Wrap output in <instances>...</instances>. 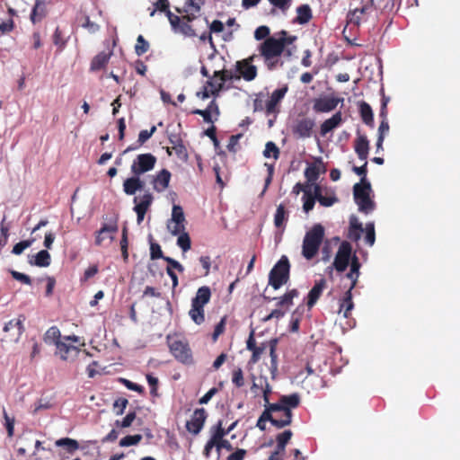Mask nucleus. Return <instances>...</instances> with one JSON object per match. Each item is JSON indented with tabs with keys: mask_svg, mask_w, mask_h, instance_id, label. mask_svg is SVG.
Here are the masks:
<instances>
[{
	"mask_svg": "<svg viewBox=\"0 0 460 460\" xmlns=\"http://www.w3.org/2000/svg\"><path fill=\"white\" fill-rule=\"evenodd\" d=\"M210 288L208 286H202L197 290L195 296L191 300V304L204 308V306L210 301Z\"/></svg>",
	"mask_w": 460,
	"mask_h": 460,
	"instance_id": "obj_29",
	"label": "nucleus"
},
{
	"mask_svg": "<svg viewBox=\"0 0 460 460\" xmlns=\"http://www.w3.org/2000/svg\"><path fill=\"white\" fill-rule=\"evenodd\" d=\"M150 257L152 260L163 259L164 254L161 246L156 243H151L150 244Z\"/></svg>",
	"mask_w": 460,
	"mask_h": 460,
	"instance_id": "obj_57",
	"label": "nucleus"
},
{
	"mask_svg": "<svg viewBox=\"0 0 460 460\" xmlns=\"http://www.w3.org/2000/svg\"><path fill=\"white\" fill-rule=\"evenodd\" d=\"M270 30L266 25L259 26L254 31V38L257 40H266L270 38Z\"/></svg>",
	"mask_w": 460,
	"mask_h": 460,
	"instance_id": "obj_52",
	"label": "nucleus"
},
{
	"mask_svg": "<svg viewBox=\"0 0 460 460\" xmlns=\"http://www.w3.org/2000/svg\"><path fill=\"white\" fill-rule=\"evenodd\" d=\"M260 56L263 58L264 64L270 71L275 70L283 66V61L280 60L283 50V43L277 38H267L259 46Z\"/></svg>",
	"mask_w": 460,
	"mask_h": 460,
	"instance_id": "obj_2",
	"label": "nucleus"
},
{
	"mask_svg": "<svg viewBox=\"0 0 460 460\" xmlns=\"http://www.w3.org/2000/svg\"><path fill=\"white\" fill-rule=\"evenodd\" d=\"M324 238V228L322 225H314L306 232L302 245V255L306 260H312L318 253Z\"/></svg>",
	"mask_w": 460,
	"mask_h": 460,
	"instance_id": "obj_4",
	"label": "nucleus"
},
{
	"mask_svg": "<svg viewBox=\"0 0 460 460\" xmlns=\"http://www.w3.org/2000/svg\"><path fill=\"white\" fill-rule=\"evenodd\" d=\"M118 232V223L117 219L111 221L110 223H105L102 225L101 229L97 231L95 236V243L96 245H102L103 241L107 238L112 240L114 238V234Z\"/></svg>",
	"mask_w": 460,
	"mask_h": 460,
	"instance_id": "obj_18",
	"label": "nucleus"
},
{
	"mask_svg": "<svg viewBox=\"0 0 460 460\" xmlns=\"http://www.w3.org/2000/svg\"><path fill=\"white\" fill-rule=\"evenodd\" d=\"M353 307L354 303L352 301V290H347L343 298L341 300L339 313H343V316L348 318Z\"/></svg>",
	"mask_w": 460,
	"mask_h": 460,
	"instance_id": "obj_32",
	"label": "nucleus"
},
{
	"mask_svg": "<svg viewBox=\"0 0 460 460\" xmlns=\"http://www.w3.org/2000/svg\"><path fill=\"white\" fill-rule=\"evenodd\" d=\"M256 55H252L247 58L236 62V71L245 81H252L257 76V67L252 65Z\"/></svg>",
	"mask_w": 460,
	"mask_h": 460,
	"instance_id": "obj_15",
	"label": "nucleus"
},
{
	"mask_svg": "<svg viewBox=\"0 0 460 460\" xmlns=\"http://www.w3.org/2000/svg\"><path fill=\"white\" fill-rule=\"evenodd\" d=\"M154 8L150 12V16H155L156 11H160L165 13V15L168 17L169 13H172L169 9L170 7V2L169 0H157L154 4Z\"/></svg>",
	"mask_w": 460,
	"mask_h": 460,
	"instance_id": "obj_44",
	"label": "nucleus"
},
{
	"mask_svg": "<svg viewBox=\"0 0 460 460\" xmlns=\"http://www.w3.org/2000/svg\"><path fill=\"white\" fill-rule=\"evenodd\" d=\"M288 91V85L284 84L272 92L269 100L265 103V111L267 115L279 112V105Z\"/></svg>",
	"mask_w": 460,
	"mask_h": 460,
	"instance_id": "obj_14",
	"label": "nucleus"
},
{
	"mask_svg": "<svg viewBox=\"0 0 460 460\" xmlns=\"http://www.w3.org/2000/svg\"><path fill=\"white\" fill-rule=\"evenodd\" d=\"M142 438V436L139 434H136L134 436H126L125 438H121L119 441L120 447H129L132 445L137 444Z\"/></svg>",
	"mask_w": 460,
	"mask_h": 460,
	"instance_id": "obj_51",
	"label": "nucleus"
},
{
	"mask_svg": "<svg viewBox=\"0 0 460 460\" xmlns=\"http://www.w3.org/2000/svg\"><path fill=\"white\" fill-rule=\"evenodd\" d=\"M227 433H214V438H216L217 439V445H216V447L217 450H220L221 448H231V445L229 443V441L224 439V436L226 435Z\"/></svg>",
	"mask_w": 460,
	"mask_h": 460,
	"instance_id": "obj_53",
	"label": "nucleus"
},
{
	"mask_svg": "<svg viewBox=\"0 0 460 460\" xmlns=\"http://www.w3.org/2000/svg\"><path fill=\"white\" fill-rule=\"evenodd\" d=\"M232 383L237 388L244 385V376L241 367H236L232 371Z\"/></svg>",
	"mask_w": 460,
	"mask_h": 460,
	"instance_id": "obj_47",
	"label": "nucleus"
},
{
	"mask_svg": "<svg viewBox=\"0 0 460 460\" xmlns=\"http://www.w3.org/2000/svg\"><path fill=\"white\" fill-rule=\"evenodd\" d=\"M65 341H78L77 336H65L64 341L57 342V354H58L63 360H66L71 353H78L80 349L74 345L67 344Z\"/></svg>",
	"mask_w": 460,
	"mask_h": 460,
	"instance_id": "obj_17",
	"label": "nucleus"
},
{
	"mask_svg": "<svg viewBox=\"0 0 460 460\" xmlns=\"http://www.w3.org/2000/svg\"><path fill=\"white\" fill-rule=\"evenodd\" d=\"M149 47H150V45H149L148 41H146L145 40L143 35H138V37L137 39V43L135 46L136 54L139 57L144 55L146 52L148 51Z\"/></svg>",
	"mask_w": 460,
	"mask_h": 460,
	"instance_id": "obj_46",
	"label": "nucleus"
},
{
	"mask_svg": "<svg viewBox=\"0 0 460 460\" xmlns=\"http://www.w3.org/2000/svg\"><path fill=\"white\" fill-rule=\"evenodd\" d=\"M9 272L15 280L20 281L25 285H31V279L29 275L16 271L14 270H10Z\"/></svg>",
	"mask_w": 460,
	"mask_h": 460,
	"instance_id": "obj_50",
	"label": "nucleus"
},
{
	"mask_svg": "<svg viewBox=\"0 0 460 460\" xmlns=\"http://www.w3.org/2000/svg\"><path fill=\"white\" fill-rule=\"evenodd\" d=\"M326 286V280L324 279H321L317 280L312 289L309 291L307 296V306L309 308L313 307L319 297L321 296L324 288Z\"/></svg>",
	"mask_w": 460,
	"mask_h": 460,
	"instance_id": "obj_27",
	"label": "nucleus"
},
{
	"mask_svg": "<svg viewBox=\"0 0 460 460\" xmlns=\"http://www.w3.org/2000/svg\"><path fill=\"white\" fill-rule=\"evenodd\" d=\"M291 418V411L280 407L278 403L270 404L269 402V407L263 411L258 420L257 427L263 430L266 429V421H270L275 428L281 429L290 424Z\"/></svg>",
	"mask_w": 460,
	"mask_h": 460,
	"instance_id": "obj_3",
	"label": "nucleus"
},
{
	"mask_svg": "<svg viewBox=\"0 0 460 460\" xmlns=\"http://www.w3.org/2000/svg\"><path fill=\"white\" fill-rule=\"evenodd\" d=\"M278 341L276 339H272L270 341L269 346H270V356L271 358V367L273 369H277V354H276V346H277Z\"/></svg>",
	"mask_w": 460,
	"mask_h": 460,
	"instance_id": "obj_55",
	"label": "nucleus"
},
{
	"mask_svg": "<svg viewBox=\"0 0 460 460\" xmlns=\"http://www.w3.org/2000/svg\"><path fill=\"white\" fill-rule=\"evenodd\" d=\"M82 27L85 28L89 32L94 33L99 31L100 26L92 22L88 16H84Z\"/></svg>",
	"mask_w": 460,
	"mask_h": 460,
	"instance_id": "obj_60",
	"label": "nucleus"
},
{
	"mask_svg": "<svg viewBox=\"0 0 460 460\" xmlns=\"http://www.w3.org/2000/svg\"><path fill=\"white\" fill-rule=\"evenodd\" d=\"M209 31L204 30L199 35V40L202 42L208 41L211 48L215 49V44L212 38V33L222 32L225 29L224 23L219 20H214L208 26Z\"/></svg>",
	"mask_w": 460,
	"mask_h": 460,
	"instance_id": "obj_22",
	"label": "nucleus"
},
{
	"mask_svg": "<svg viewBox=\"0 0 460 460\" xmlns=\"http://www.w3.org/2000/svg\"><path fill=\"white\" fill-rule=\"evenodd\" d=\"M305 176L308 181H315L319 177L318 169L315 166L307 167L305 171Z\"/></svg>",
	"mask_w": 460,
	"mask_h": 460,
	"instance_id": "obj_59",
	"label": "nucleus"
},
{
	"mask_svg": "<svg viewBox=\"0 0 460 460\" xmlns=\"http://www.w3.org/2000/svg\"><path fill=\"white\" fill-rule=\"evenodd\" d=\"M178 235L177 245L183 251L187 252L191 247V241L189 234L183 230Z\"/></svg>",
	"mask_w": 460,
	"mask_h": 460,
	"instance_id": "obj_42",
	"label": "nucleus"
},
{
	"mask_svg": "<svg viewBox=\"0 0 460 460\" xmlns=\"http://www.w3.org/2000/svg\"><path fill=\"white\" fill-rule=\"evenodd\" d=\"M371 184L369 181L358 182L353 186V196L359 211L368 214L375 208V202L370 199Z\"/></svg>",
	"mask_w": 460,
	"mask_h": 460,
	"instance_id": "obj_7",
	"label": "nucleus"
},
{
	"mask_svg": "<svg viewBox=\"0 0 460 460\" xmlns=\"http://www.w3.org/2000/svg\"><path fill=\"white\" fill-rule=\"evenodd\" d=\"M296 22L299 24H305L312 19V10L308 4H303L296 9Z\"/></svg>",
	"mask_w": 460,
	"mask_h": 460,
	"instance_id": "obj_36",
	"label": "nucleus"
},
{
	"mask_svg": "<svg viewBox=\"0 0 460 460\" xmlns=\"http://www.w3.org/2000/svg\"><path fill=\"white\" fill-rule=\"evenodd\" d=\"M385 4L384 10L389 9L390 12L394 10L395 2L397 0H385ZM355 0L350 4V9L347 14V24L358 27L361 23L367 22L368 18L376 10L375 0L361 1L360 5H354Z\"/></svg>",
	"mask_w": 460,
	"mask_h": 460,
	"instance_id": "obj_1",
	"label": "nucleus"
},
{
	"mask_svg": "<svg viewBox=\"0 0 460 460\" xmlns=\"http://www.w3.org/2000/svg\"><path fill=\"white\" fill-rule=\"evenodd\" d=\"M342 122V114L341 111L333 114L330 119L324 120L320 127L322 136H325Z\"/></svg>",
	"mask_w": 460,
	"mask_h": 460,
	"instance_id": "obj_28",
	"label": "nucleus"
},
{
	"mask_svg": "<svg viewBox=\"0 0 460 460\" xmlns=\"http://www.w3.org/2000/svg\"><path fill=\"white\" fill-rule=\"evenodd\" d=\"M23 321H24V317L21 315V316H19V318L12 319L4 324V332H13L10 334L11 340L18 341L20 339V337L22 336V334L24 331V327H23V323H22Z\"/></svg>",
	"mask_w": 460,
	"mask_h": 460,
	"instance_id": "obj_21",
	"label": "nucleus"
},
{
	"mask_svg": "<svg viewBox=\"0 0 460 460\" xmlns=\"http://www.w3.org/2000/svg\"><path fill=\"white\" fill-rule=\"evenodd\" d=\"M56 446L64 447L68 453H73L78 449V442L68 438L58 439Z\"/></svg>",
	"mask_w": 460,
	"mask_h": 460,
	"instance_id": "obj_40",
	"label": "nucleus"
},
{
	"mask_svg": "<svg viewBox=\"0 0 460 460\" xmlns=\"http://www.w3.org/2000/svg\"><path fill=\"white\" fill-rule=\"evenodd\" d=\"M303 200V209L305 213H308L314 208L315 204L314 197L311 193V190H304Z\"/></svg>",
	"mask_w": 460,
	"mask_h": 460,
	"instance_id": "obj_45",
	"label": "nucleus"
},
{
	"mask_svg": "<svg viewBox=\"0 0 460 460\" xmlns=\"http://www.w3.org/2000/svg\"><path fill=\"white\" fill-rule=\"evenodd\" d=\"M185 216L182 208L180 205H173L172 210V218L167 227L172 235H177L185 230Z\"/></svg>",
	"mask_w": 460,
	"mask_h": 460,
	"instance_id": "obj_12",
	"label": "nucleus"
},
{
	"mask_svg": "<svg viewBox=\"0 0 460 460\" xmlns=\"http://www.w3.org/2000/svg\"><path fill=\"white\" fill-rule=\"evenodd\" d=\"M168 20L174 32L181 33L189 38H199L200 34L199 31L191 24L182 22L180 16L169 13Z\"/></svg>",
	"mask_w": 460,
	"mask_h": 460,
	"instance_id": "obj_9",
	"label": "nucleus"
},
{
	"mask_svg": "<svg viewBox=\"0 0 460 460\" xmlns=\"http://www.w3.org/2000/svg\"><path fill=\"white\" fill-rule=\"evenodd\" d=\"M359 108V114L361 117L362 121L368 127L373 128L374 127V114L371 106L362 101L358 104Z\"/></svg>",
	"mask_w": 460,
	"mask_h": 460,
	"instance_id": "obj_31",
	"label": "nucleus"
},
{
	"mask_svg": "<svg viewBox=\"0 0 460 460\" xmlns=\"http://www.w3.org/2000/svg\"><path fill=\"white\" fill-rule=\"evenodd\" d=\"M252 385L251 391L255 396H259L261 394L263 395V399L266 403H269V395L271 393V388L269 384L268 378L263 376L258 377L252 376Z\"/></svg>",
	"mask_w": 460,
	"mask_h": 460,
	"instance_id": "obj_16",
	"label": "nucleus"
},
{
	"mask_svg": "<svg viewBox=\"0 0 460 460\" xmlns=\"http://www.w3.org/2000/svg\"><path fill=\"white\" fill-rule=\"evenodd\" d=\"M30 262L37 267H48L50 265L51 256L47 250H41L34 256V261Z\"/></svg>",
	"mask_w": 460,
	"mask_h": 460,
	"instance_id": "obj_37",
	"label": "nucleus"
},
{
	"mask_svg": "<svg viewBox=\"0 0 460 460\" xmlns=\"http://www.w3.org/2000/svg\"><path fill=\"white\" fill-rule=\"evenodd\" d=\"M33 242V239L21 241L13 247L12 252L15 255H20L25 249L31 247Z\"/></svg>",
	"mask_w": 460,
	"mask_h": 460,
	"instance_id": "obj_49",
	"label": "nucleus"
},
{
	"mask_svg": "<svg viewBox=\"0 0 460 460\" xmlns=\"http://www.w3.org/2000/svg\"><path fill=\"white\" fill-rule=\"evenodd\" d=\"M49 0H35V4L30 14L32 23L40 22L48 14Z\"/></svg>",
	"mask_w": 460,
	"mask_h": 460,
	"instance_id": "obj_20",
	"label": "nucleus"
},
{
	"mask_svg": "<svg viewBox=\"0 0 460 460\" xmlns=\"http://www.w3.org/2000/svg\"><path fill=\"white\" fill-rule=\"evenodd\" d=\"M279 34L280 35V37L278 38V40L283 43V50L284 51H285L286 46L290 45L295 40H296V36H294V35L288 36V32L286 31H281Z\"/></svg>",
	"mask_w": 460,
	"mask_h": 460,
	"instance_id": "obj_56",
	"label": "nucleus"
},
{
	"mask_svg": "<svg viewBox=\"0 0 460 460\" xmlns=\"http://www.w3.org/2000/svg\"><path fill=\"white\" fill-rule=\"evenodd\" d=\"M264 166L267 168L268 175L265 179V184H264V188L262 190V194L267 190V189L270 185L272 179H273L274 171H275L274 164H272L265 163Z\"/></svg>",
	"mask_w": 460,
	"mask_h": 460,
	"instance_id": "obj_54",
	"label": "nucleus"
},
{
	"mask_svg": "<svg viewBox=\"0 0 460 460\" xmlns=\"http://www.w3.org/2000/svg\"><path fill=\"white\" fill-rule=\"evenodd\" d=\"M51 407H52V404L49 401L44 400V399H40L38 402H36L34 403V408H33L32 412L35 414V413H38L41 410H48V409H50Z\"/></svg>",
	"mask_w": 460,
	"mask_h": 460,
	"instance_id": "obj_62",
	"label": "nucleus"
},
{
	"mask_svg": "<svg viewBox=\"0 0 460 460\" xmlns=\"http://www.w3.org/2000/svg\"><path fill=\"white\" fill-rule=\"evenodd\" d=\"M112 50L108 52L102 51L95 55L90 64V71L97 72L100 70H103L106 68L107 65L110 62L111 57L112 56Z\"/></svg>",
	"mask_w": 460,
	"mask_h": 460,
	"instance_id": "obj_23",
	"label": "nucleus"
},
{
	"mask_svg": "<svg viewBox=\"0 0 460 460\" xmlns=\"http://www.w3.org/2000/svg\"><path fill=\"white\" fill-rule=\"evenodd\" d=\"M342 98L330 95L320 96L313 100V111L316 113H327L334 111Z\"/></svg>",
	"mask_w": 460,
	"mask_h": 460,
	"instance_id": "obj_11",
	"label": "nucleus"
},
{
	"mask_svg": "<svg viewBox=\"0 0 460 460\" xmlns=\"http://www.w3.org/2000/svg\"><path fill=\"white\" fill-rule=\"evenodd\" d=\"M153 199H154L153 195L149 192L145 193L141 197V199L138 203H137V197L134 198V202L136 203V205L134 207V211L146 213L147 210L149 209L150 206L152 205Z\"/></svg>",
	"mask_w": 460,
	"mask_h": 460,
	"instance_id": "obj_34",
	"label": "nucleus"
},
{
	"mask_svg": "<svg viewBox=\"0 0 460 460\" xmlns=\"http://www.w3.org/2000/svg\"><path fill=\"white\" fill-rule=\"evenodd\" d=\"M206 85L209 87L211 94L215 97L218 96L224 88V84L218 78H215L214 75L206 82Z\"/></svg>",
	"mask_w": 460,
	"mask_h": 460,
	"instance_id": "obj_41",
	"label": "nucleus"
},
{
	"mask_svg": "<svg viewBox=\"0 0 460 460\" xmlns=\"http://www.w3.org/2000/svg\"><path fill=\"white\" fill-rule=\"evenodd\" d=\"M190 319L198 325L205 322V310L201 306L191 304V308L189 311Z\"/></svg>",
	"mask_w": 460,
	"mask_h": 460,
	"instance_id": "obj_38",
	"label": "nucleus"
},
{
	"mask_svg": "<svg viewBox=\"0 0 460 460\" xmlns=\"http://www.w3.org/2000/svg\"><path fill=\"white\" fill-rule=\"evenodd\" d=\"M300 403V396L298 394H292L289 395H283L278 403L280 407L291 411L292 408H296Z\"/></svg>",
	"mask_w": 460,
	"mask_h": 460,
	"instance_id": "obj_33",
	"label": "nucleus"
},
{
	"mask_svg": "<svg viewBox=\"0 0 460 460\" xmlns=\"http://www.w3.org/2000/svg\"><path fill=\"white\" fill-rule=\"evenodd\" d=\"M156 157L150 153L138 155L131 164V172L136 176L147 172L154 169Z\"/></svg>",
	"mask_w": 460,
	"mask_h": 460,
	"instance_id": "obj_8",
	"label": "nucleus"
},
{
	"mask_svg": "<svg viewBox=\"0 0 460 460\" xmlns=\"http://www.w3.org/2000/svg\"><path fill=\"white\" fill-rule=\"evenodd\" d=\"M214 77L218 78L224 84L233 79V73L230 70L215 71Z\"/></svg>",
	"mask_w": 460,
	"mask_h": 460,
	"instance_id": "obj_58",
	"label": "nucleus"
},
{
	"mask_svg": "<svg viewBox=\"0 0 460 460\" xmlns=\"http://www.w3.org/2000/svg\"><path fill=\"white\" fill-rule=\"evenodd\" d=\"M290 263L286 255H282L269 273V285L274 289L280 288L289 280Z\"/></svg>",
	"mask_w": 460,
	"mask_h": 460,
	"instance_id": "obj_6",
	"label": "nucleus"
},
{
	"mask_svg": "<svg viewBox=\"0 0 460 460\" xmlns=\"http://www.w3.org/2000/svg\"><path fill=\"white\" fill-rule=\"evenodd\" d=\"M61 333L59 329L57 326L50 327L44 335V341L46 343H54L59 342L61 340Z\"/></svg>",
	"mask_w": 460,
	"mask_h": 460,
	"instance_id": "obj_39",
	"label": "nucleus"
},
{
	"mask_svg": "<svg viewBox=\"0 0 460 460\" xmlns=\"http://www.w3.org/2000/svg\"><path fill=\"white\" fill-rule=\"evenodd\" d=\"M279 148L277 146V145L272 142L269 141L265 145V149L263 151V156L266 158L273 157L275 160H277L279 157Z\"/></svg>",
	"mask_w": 460,
	"mask_h": 460,
	"instance_id": "obj_43",
	"label": "nucleus"
},
{
	"mask_svg": "<svg viewBox=\"0 0 460 460\" xmlns=\"http://www.w3.org/2000/svg\"><path fill=\"white\" fill-rule=\"evenodd\" d=\"M243 137V134H236V135H232L229 138V142L226 146L227 147V150L229 152H232V153H235L236 152V146L238 145V142L240 140V138Z\"/></svg>",
	"mask_w": 460,
	"mask_h": 460,
	"instance_id": "obj_63",
	"label": "nucleus"
},
{
	"mask_svg": "<svg viewBox=\"0 0 460 460\" xmlns=\"http://www.w3.org/2000/svg\"><path fill=\"white\" fill-rule=\"evenodd\" d=\"M352 247L344 241L341 243L333 261V266L338 272H343L349 264Z\"/></svg>",
	"mask_w": 460,
	"mask_h": 460,
	"instance_id": "obj_10",
	"label": "nucleus"
},
{
	"mask_svg": "<svg viewBox=\"0 0 460 460\" xmlns=\"http://www.w3.org/2000/svg\"><path fill=\"white\" fill-rule=\"evenodd\" d=\"M366 236L365 241L366 243L369 246H372L376 241V233H375V226L374 223H367L366 225Z\"/></svg>",
	"mask_w": 460,
	"mask_h": 460,
	"instance_id": "obj_48",
	"label": "nucleus"
},
{
	"mask_svg": "<svg viewBox=\"0 0 460 460\" xmlns=\"http://www.w3.org/2000/svg\"><path fill=\"white\" fill-rule=\"evenodd\" d=\"M288 219V213L283 204H279L277 207L276 213L274 215V225L277 228H284Z\"/></svg>",
	"mask_w": 460,
	"mask_h": 460,
	"instance_id": "obj_35",
	"label": "nucleus"
},
{
	"mask_svg": "<svg viewBox=\"0 0 460 460\" xmlns=\"http://www.w3.org/2000/svg\"><path fill=\"white\" fill-rule=\"evenodd\" d=\"M53 43L58 46L59 49H62L66 45V40L63 39L62 31L59 28L55 30L53 34Z\"/></svg>",
	"mask_w": 460,
	"mask_h": 460,
	"instance_id": "obj_61",
	"label": "nucleus"
},
{
	"mask_svg": "<svg viewBox=\"0 0 460 460\" xmlns=\"http://www.w3.org/2000/svg\"><path fill=\"white\" fill-rule=\"evenodd\" d=\"M354 150L360 160H367L369 152V141L366 135H361L358 132L354 141Z\"/></svg>",
	"mask_w": 460,
	"mask_h": 460,
	"instance_id": "obj_24",
	"label": "nucleus"
},
{
	"mask_svg": "<svg viewBox=\"0 0 460 460\" xmlns=\"http://www.w3.org/2000/svg\"><path fill=\"white\" fill-rule=\"evenodd\" d=\"M363 231L364 228L362 224L355 216H351L349 218V227L347 235L348 238L351 241L357 242L360 239Z\"/></svg>",
	"mask_w": 460,
	"mask_h": 460,
	"instance_id": "obj_30",
	"label": "nucleus"
},
{
	"mask_svg": "<svg viewBox=\"0 0 460 460\" xmlns=\"http://www.w3.org/2000/svg\"><path fill=\"white\" fill-rule=\"evenodd\" d=\"M172 149L175 152L176 155L181 159H185L188 156L187 149L183 143H178L176 146H172Z\"/></svg>",
	"mask_w": 460,
	"mask_h": 460,
	"instance_id": "obj_64",
	"label": "nucleus"
},
{
	"mask_svg": "<svg viewBox=\"0 0 460 460\" xmlns=\"http://www.w3.org/2000/svg\"><path fill=\"white\" fill-rule=\"evenodd\" d=\"M171 172L167 169L161 170L152 181L153 188L157 192L164 191L170 183Z\"/></svg>",
	"mask_w": 460,
	"mask_h": 460,
	"instance_id": "obj_25",
	"label": "nucleus"
},
{
	"mask_svg": "<svg viewBox=\"0 0 460 460\" xmlns=\"http://www.w3.org/2000/svg\"><path fill=\"white\" fill-rule=\"evenodd\" d=\"M207 417L205 409L195 410L190 420L186 422L187 431H200Z\"/></svg>",
	"mask_w": 460,
	"mask_h": 460,
	"instance_id": "obj_19",
	"label": "nucleus"
},
{
	"mask_svg": "<svg viewBox=\"0 0 460 460\" xmlns=\"http://www.w3.org/2000/svg\"><path fill=\"white\" fill-rule=\"evenodd\" d=\"M145 182L133 174L132 177L126 179L123 182V190L127 195H134L137 190L144 188Z\"/></svg>",
	"mask_w": 460,
	"mask_h": 460,
	"instance_id": "obj_26",
	"label": "nucleus"
},
{
	"mask_svg": "<svg viewBox=\"0 0 460 460\" xmlns=\"http://www.w3.org/2000/svg\"><path fill=\"white\" fill-rule=\"evenodd\" d=\"M169 350L180 363L190 366L194 363L192 350L188 341L178 335L167 336Z\"/></svg>",
	"mask_w": 460,
	"mask_h": 460,
	"instance_id": "obj_5",
	"label": "nucleus"
},
{
	"mask_svg": "<svg viewBox=\"0 0 460 460\" xmlns=\"http://www.w3.org/2000/svg\"><path fill=\"white\" fill-rule=\"evenodd\" d=\"M315 122L310 118L297 119L291 127L293 135L298 138H309L313 134Z\"/></svg>",
	"mask_w": 460,
	"mask_h": 460,
	"instance_id": "obj_13",
	"label": "nucleus"
}]
</instances>
